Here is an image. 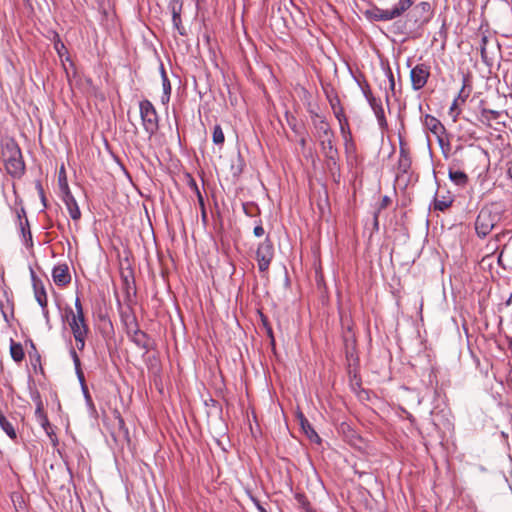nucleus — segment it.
Returning a JSON list of instances; mask_svg holds the SVG:
<instances>
[{"instance_id": "nucleus-1", "label": "nucleus", "mask_w": 512, "mask_h": 512, "mask_svg": "<svg viewBox=\"0 0 512 512\" xmlns=\"http://www.w3.org/2000/svg\"><path fill=\"white\" fill-rule=\"evenodd\" d=\"M311 119L314 127V136L319 142L321 151L327 159L328 165H336L339 153L334 142L335 134L330 124L326 121L325 117L314 112H311Z\"/></svg>"}, {"instance_id": "nucleus-2", "label": "nucleus", "mask_w": 512, "mask_h": 512, "mask_svg": "<svg viewBox=\"0 0 512 512\" xmlns=\"http://www.w3.org/2000/svg\"><path fill=\"white\" fill-rule=\"evenodd\" d=\"M0 157L6 172L13 178L20 179L25 173V162L21 149L14 138H9L2 145Z\"/></svg>"}, {"instance_id": "nucleus-3", "label": "nucleus", "mask_w": 512, "mask_h": 512, "mask_svg": "<svg viewBox=\"0 0 512 512\" xmlns=\"http://www.w3.org/2000/svg\"><path fill=\"white\" fill-rule=\"evenodd\" d=\"M503 210L500 205L491 203L485 205L479 211L476 221L475 230L479 237H486L492 229L502 219Z\"/></svg>"}, {"instance_id": "nucleus-4", "label": "nucleus", "mask_w": 512, "mask_h": 512, "mask_svg": "<svg viewBox=\"0 0 512 512\" xmlns=\"http://www.w3.org/2000/svg\"><path fill=\"white\" fill-rule=\"evenodd\" d=\"M65 314L73 336H77L82 333H89V327L86 323L83 306L78 297L75 300V311L71 308H67L65 310Z\"/></svg>"}, {"instance_id": "nucleus-5", "label": "nucleus", "mask_w": 512, "mask_h": 512, "mask_svg": "<svg viewBox=\"0 0 512 512\" xmlns=\"http://www.w3.org/2000/svg\"><path fill=\"white\" fill-rule=\"evenodd\" d=\"M140 116L145 131L150 135H154L159 128V117L154 105L147 99L139 104Z\"/></svg>"}, {"instance_id": "nucleus-6", "label": "nucleus", "mask_w": 512, "mask_h": 512, "mask_svg": "<svg viewBox=\"0 0 512 512\" xmlns=\"http://www.w3.org/2000/svg\"><path fill=\"white\" fill-rule=\"evenodd\" d=\"M433 14L432 4L428 1H421L410 10L408 18L417 27H423L432 19Z\"/></svg>"}, {"instance_id": "nucleus-7", "label": "nucleus", "mask_w": 512, "mask_h": 512, "mask_svg": "<svg viewBox=\"0 0 512 512\" xmlns=\"http://www.w3.org/2000/svg\"><path fill=\"white\" fill-rule=\"evenodd\" d=\"M409 8H411V0H400L393 9H380L376 7L369 13L375 21H389L401 16Z\"/></svg>"}, {"instance_id": "nucleus-8", "label": "nucleus", "mask_w": 512, "mask_h": 512, "mask_svg": "<svg viewBox=\"0 0 512 512\" xmlns=\"http://www.w3.org/2000/svg\"><path fill=\"white\" fill-rule=\"evenodd\" d=\"M274 258L273 243L269 238H266L259 244L256 251V260L260 272H266Z\"/></svg>"}, {"instance_id": "nucleus-9", "label": "nucleus", "mask_w": 512, "mask_h": 512, "mask_svg": "<svg viewBox=\"0 0 512 512\" xmlns=\"http://www.w3.org/2000/svg\"><path fill=\"white\" fill-rule=\"evenodd\" d=\"M429 77L430 66L426 63L417 64L410 71L412 88L416 91L421 90L427 84Z\"/></svg>"}, {"instance_id": "nucleus-10", "label": "nucleus", "mask_w": 512, "mask_h": 512, "mask_svg": "<svg viewBox=\"0 0 512 512\" xmlns=\"http://www.w3.org/2000/svg\"><path fill=\"white\" fill-rule=\"evenodd\" d=\"M31 280L33 285L34 296L37 303L42 308L43 315L48 318V297L42 280L31 270Z\"/></svg>"}, {"instance_id": "nucleus-11", "label": "nucleus", "mask_w": 512, "mask_h": 512, "mask_svg": "<svg viewBox=\"0 0 512 512\" xmlns=\"http://www.w3.org/2000/svg\"><path fill=\"white\" fill-rule=\"evenodd\" d=\"M168 9L172 15L173 27L178 31L181 36H186L187 31L182 24L181 14L183 11V1L182 0H170L168 4Z\"/></svg>"}, {"instance_id": "nucleus-12", "label": "nucleus", "mask_w": 512, "mask_h": 512, "mask_svg": "<svg viewBox=\"0 0 512 512\" xmlns=\"http://www.w3.org/2000/svg\"><path fill=\"white\" fill-rule=\"evenodd\" d=\"M122 290L124 292V300L127 303H131L136 297L137 289L135 278L132 270L121 272Z\"/></svg>"}, {"instance_id": "nucleus-13", "label": "nucleus", "mask_w": 512, "mask_h": 512, "mask_svg": "<svg viewBox=\"0 0 512 512\" xmlns=\"http://www.w3.org/2000/svg\"><path fill=\"white\" fill-rule=\"evenodd\" d=\"M412 165V159L410 154V149L407 146V143L400 139L399 143V160H398V170L402 174H406L409 172Z\"/></svg>"}, {"instance_id": "nucleus-14", "label": "nucleus", "mask_w": 512, "mask_h": 512, "mask_svg": "<svg viewBox=\"0 0 512 512\" xmlns=\"http://www.w3.org/2000/svg\"><path fill=\"white\" fill-rule=\"evenodd\" d=\"M424 126L438 138L439 144L442 146V136L446 132L444 125L436 117L426 114L424 117Z\"/></svg>"}, {"instance_id": "nucleus-15", "label": "nucleus", "mask_w": 512, "mask_h": 512, "mask_svg": "<svg viewBox=\"0 0 512 512\" xmlns=\"http://www.w3.org/2000/svg\"><path fill=\"white\" fill-rule=\"evenodd\" d=\"M54 283L59 287H65L71 282V275L67 264L56 265L52 270Z\"/></svg>"}, {"instance_id": "nucleus-16", "label": "nucleus", "mask_w": 512, "mask_h": 512, "mask_svg": "<svg viewBox=\"0 0 512 512\" xmlns=\"http://www.w3.org/2000/svg\"><path fill=\"white\" fill-rule=\"evenodd\" d=\"M64 186H65V195L63 197V201L66 204V207L68 209L70 217L74 221H78L81 218V211L79 209V206H78L75 198L71 194L68 184L66 182H65Z\"/></svg>"}, {"instance_id": "nucleus-17", "label": "nucleus", "mask_w": 512, "mask_h": 512, "mask_svg": "<svg viewBox=\"0 0 512 512\" xmlns=\"http://www.w3.org/2000/svg\"><path fill=\"white\" fill-rule=\"evenodd\" d=\"M369 104L374 111V114L377 118L378 124L381 129H387L388 123L385 117L384 108L382 106L381 100L375 98L373 95H370Z\"/></svg>"}, {"instance_id": "nucleus-18", "label": "nucleus", "mask_w": 512, "mask_h": 512, "mask_svg": "<svg viewBox=\"0 0 512 512\" xmlns=\"http://www.w3.org/2000/svg\"><path fill=\"white\" fill-rule=\"evenodd\" d=\"M500 116V111L482 107L480 109L479 121L486 127L492 128V121H497Z\"/></svg>"}, {"instance_id": "nucleus-19", "label": "nucleus", "mask_w": 512, "mask_h": 512, "mask_svg": "<svg viewBox=\"0 0 512 512\" xmlns=\"http://www.w3.org/2000/svg\"><path fill=\"white\" fill-rule=\"evenodd\" d=\"M70 355H71V357L73 359V363H74V366H75V371H76L78 380H79V382H80V384L82 386V389H83L86 397H89L88 390H87V387H86V382H85V376H84L83 370L81 368L80 358H79V356L76 353L74 348H72L70 350Z\"/></svg>"}, {"instance_id": "nucleus-20", "label": "nucleus", "mask_w": 512, "mask_h": 512, "mask_svg": "<svg viewBox=\"0 0 512 512\" xmlns=\"http://www.w3.org/2000/svg\"><path fill=\"white\" fill-rule=\"evenodd\" d=\"M299 421H300L301 428L304 431V433L306 434V436L312 442L319 444L321 442V438L316 433V431L314 430V428L312 427L310 422L303 416V414H300Z\"/></svg>"}, {"instance_id": "nucleus-21", "label": "nucleus", "mask_w": 512, "mask_h": 512, "mask_svg": "<svg viewBox=\"0 0 512 512\" xmlns=\"http://www.w3.org/2000/svg\"><path fill=\"white\" fill-rule=\"evenodd\" d=\"M448 176L449 179L459 187H465L469 182L468 175L463 171L455 170L454 167L449 168Z\"/></svg>"}, {"instance_id": "nucleus-22", "label": "nucleus", "mask_w": 512, "mask_h": 512, "mask_svg": "<svg viewBox=\"0 0 512 512\" xmlns=\"http://www.w3.org/2000/svg\"><path fill=\"white\" fill-rule=\"evenodd\" d=\"M130 332H132V341L138 347L148 350V348H149L148 336L145 332L138 329V326L136 323L134 325V329L128 331V333H130Z\"/></svg>"}, {"instance_id": "nucleus-23", "label": "nucleus", "mask_w": 512, "mask_h": 512, "mask_svg": "<svg viewBox=\"0 0 512 512\" xmlns=\"http://www.w3.org/2000/svg\"><path fill=\"white\" fill-rule=\"evenodd\" d=\"M10 355L12 359L20 363L25 357L24 349L21 343L15 342L13 339L10 340Z\"/></svg>"}, {"instance_id": "nucleus-24", "label": "nucleus", "mask_w": 512, "mask_h": 512, "mask_svg": "<svg viewBox=\"0 0 512 512\" xmlns=\"http://www.w3.org/2000/svg\"><path fill=\"white\" fill-rule=\"evenodd\" d=\"M32 399L36 404L35 416H36L38 422H40V421L46 422L47 414L44 411V405H43V401L41 399L40 394L38 392L35 393L32 396Z\"/></svg>"}, {"instance_id": "nucleus-25", "label": "nucleus", "mask_w": 512, "mask_h": 512, "mask_svg": "<svg viewBox=\"0 0 512 512\" xmlns=\"http://www.w3.org/2000/svg\"><path fill=\"white\" fill-rule=\"evenodd\" d=\"M471 92V87L469 84V77L463 76V84L462 87L458 93V96L455 99H458V103H465L467 98L469 97Z\"/></svg>"}, {"instance_id": "nucleus-26", "label": "nucleus", "mask_w": 512, "mask_h": 512, "mask_svg": "<svg viewBox=\"0 0 512 512\" xmlns=\"http://www.w3.org/2000/svg\"><path fill=\"white\" fill-rule=\"evenodd\" d=\"M259 316H260L261 324H262L263 328L265 329V332L270 340V345L274 349L275 348V337L273 334L272 326L268 320V317L266 315H264L262 312H259Z\"/></svg>"}, {"instance_id": "nucleus-27", "label": "nucleus", "mask_w": 512, "mask_h": 512, "mask_svg": "<svg viewBox=\"0 0 512 512\" xmlns=\"http://www.w3.org/2000/svg\"><path fill=\"white\" fill-rule=\"evenodd\" d=\"M39 423H40L41 427L44 429L47 436L49 437L53 447H56L58 445V438L55 433L54 427L49 422L48 417L46 418V422L40 421Z\"/></svg>"}, {"instance_id": "nucleus-28", "label": "nucleus", "mask_w": 512, "mask_h": 512, "mask_svg": "<svg viewBox=\"0 0 512 512\" xmlns=\"http://www.w3.org/2000/svg\"><path fill=\"white\" fill-rule=\"evenodd\" d=\"M0 427L12 440L17 438V433L14 426L7 420L4 415L0 416Z\"/></svg>"}, {"instance_id": "nucleus-29", "label": "nucleus", "mask_w": 512, "mask_h": 512, "mask_svg": "<svg viewBox=\"0 0 512 512\" xmlns=\"http://www.w3.org/2000/svg\"><path fill=\"white\" fill-rule=\"evenodd\" d=\"M161 75H162V85H163V96H162V102L166 103L170 99L171 95V84L170 81L166 75V72L164 68H161Z\"/></svg>"}, {"instance_id": "nucleus-30", "label": "nucleus", "mask_w": 512, "mask_h": 512, "mask_svg": "<svg viewBox=\"0 0 512 512\" xmlns=\"http://www.w3.org/2000/svg\"><path fill=\"white\" fill-rule=\"evenodd\" d=\"M295 499L299 505L305 512H315L311 503L309 502L307 496L304 493L297 492L295 493Z\"/></svg>"}, {"instance_id": "nucleus-31", "label": "nucleus", "mask_w": 512, "mask_h": 512, "mask_svg": "<svg viewBox=\"0 0 512 512\" xmlns=\"http://www.w3.org/2000/svg\"><path fill=\"white\" fill-rule=\"evenodd\" d=\"M329 103L337 119L341 118L342 116H345L344 109L341 106L340 99L338 97L330 98Z\"/></svg>"}, {"instance_id": "nucleus-32", "label": "nucleus", "mask_w": 512, "mask_h": 512, "mask_svg": "<svg viewBox=\"0 0 512 512\" xmlns=\"http://www.w3.org/2000/svg\"><path fill=\"white\" fill-rule=\"evenodd\" d=\"M56 40L54 41V48L60 58L66 56V60H69L68 50L64 43L59 39V36L56 35Z\"/></svg>"}, {"instance_id": "nucleus-33", "label": "nucleus", "mask_w": 512, "mask_h": 512, "mask_svg": "<svg viewBox=\"0 0 512 512\" xmlns=\"http://www.w3.org/2000/svg\"><path fill=\"white\" fill-rule=\"evenodd\" d=\"M101 333L104 337L110 336L113 333V325L109 318L107 317H101Z\"/></svg>"}, {"instance_id": "nucleus-34", "label": "nucleus", "mask_w": 512, "mask_h": 512, "mask_svg": "<svg viewBox=\"0 0 512 512\" xmlns=\"http://www.w3.org/2000/svg\"><path fill=\"white\" fill-rule=\"evenodd\" d=\"M340 125V131L343 135V137L347 140V138H351V131L348 123V119L346 116H342L341 118L337 119Z\"/></svg>"}, {"instance_id": "nucleus-35", "label": "nucleus", "mask_w": 512, "mask_h": 512, "mask_svg": "<svg viewBox=\"0 0 512 512\" xmlns=\"http://www.w3.org/2000/svg\"><path fill=\"white\" fill-rule=\"evenodd\" d=\"M225 141V136L220 125H215L213 129V142L216 145H222Z\"/></svg>"}, {"instance_id": "nucleus-36", "label": "nucleus", "mask_w": 512, "mask_h": 512, "mask_svg": "<svg viewBox=\"0 0 512 512\" xmlns=\"http://www.w3.org/2000/svg\"><path fill=\"white\" fill-rule=\"evenodd\" d=\"M89 333H82L77 336H73L76 342V347L78 350L82 351L85 348L86 345V338Z\"/></svg>"}, {"instance_id": "nucleus-37", "label": "nucleus", "mask_w": 512, "mask_h": 512, "mask_svg": "<svg viewBox=\"0 0 512 512\" xmlns=\"http://www.w3.org/2000/svg\"><path fill=\"white\" fill-rule=\"evenodd\" d=\"M19 226H20L21 232L23 234V237L26 239V235H28L29 240L31 241L32 240V234H31V231H30V225H29L28 219L26 218L25 222L20 221Z\"/></svg>"}, {"instance_id": "nucleus-38", "label": "nucleus", "mask_w": 512, "mask_h": 512, "mask_svg": "<svg viewBox=\"0 0 512 512\" xmlns=\"http://www.w3.org/2000/svg\"><path fill=\"white\" fill-rule=\"evenodd\" d=\"M288 124L297 136H300L302 133H305L304 128L297 124V121L294 117H292L291 120H288Z\"/></svg>"}, {"instance_id": "nucleus-39", "label": "nucleus", "mask_w": 512, "mask_h": 512, "mask_svg": "<svg viewBox=\"0 0 512 512\" xmlns=\"http://www.w3.org/2000/svg\"><path fill=\"white\" fill-rule=\"evenodd\" d=\"M451 203H452L451 201H448L446 199H442V200L435 199L434 209L439 210V211H444L448 207H450Z\"/></svg>"}, {"instance_id": "nucleus-40", "label": "nucleus", "mask_w": 512, "mask_h": 512, "mask_svg": "<svg viewBox=\"0 0 512 512\" xmlns=\"http://www.w3.org/2000/svg\"><path fill=\"white\" fill-rule=\"evenodd\" d=\"M488 43L487 36H483L481 39V47H480V53L481 58L484 63H488V57H487V51H486V45Z\"/></svg>"}, {"instance_id": "nucleus-41", "label": "nucleus", "mask_w": 512, "mask_h": 512, "mask_svg": "<svg viewBox=\"0 0 512 512\" xmlns=\"http://www.w3.org/2000/svg\"><path fill=\"white\" fill-rule=\"evenodd\" d=\"M458 99H454L450 109H449V114L453 117V121H456L457 120V117L459 116L461 110L458 109Z\"/></svg>"}, {"instance_id": "nucleus-42", "label": "nucleus", "mask_w": 512, "mask_h": 512, "mask_svg": "<svg viewBox=\"0 0 512 512\" xmlns=\"http://www.w3.org/2000/svg\"><path fill=\"white\" fill-rule=\"evenodd\" d=\"M187 176H188V186L193 190V192L195 194L200 192V189H199L195 179L190 174H188Z\"/></svg>"}, {"instance_id": "nucleus-43", "label": "nucleus", "mask_w": 512, "mask_h": 512, "mask_svg": "<svg viewBox=\"0 0 512 512\" xmlns=\"http://www.w3.org/2000/svg\"><path fill=\"white\" fill-rule=\"evenodd\" d=\"M391 204V199L388 196H384L379 204L378 211L386 209Z\"/></svg>"}, {"instance_id": "nucleus-44", "label": "nucleus", "mask_w": 512, "mask_h": 512, "mask_svg": "<svg viewBox=\"0 0 512 512\" xmlns=\"http://www.w3.org/2000/svg\"><path fill=\"white\" fill-rule=\"evenodd\" d=\"M388 77H389V88L394 93L395 91V80L392 71L388 70Z\"/></svg>"}, {"instance_id": "nucleus-45", "label": "nucleus", "mask_w": 512, "mask_h": 512, "mask_svg": "<svg viewBox=\"0 0 512 512\" xmlns=\"http://www.w3.org/2000/svg\"><path fill=\"white\" fill-rule=\"evenodd\" d=\"M254 235L256 237H262L265 233L264 231V228L262 227L261 224L257 225L255 228H254V231H253Z\"/></svg>"}, {"instance_id": "nucleus-46", "label": "nucleus", "mask_w": 512, "mask_h": 512, "mask_svg": "<svg viewBox=\"0 0 512 512\" xmlns=\"http://www.w3.org/2000/svg\"><path fill=\"white\" fill-rule=\"evenodd\" d=\"M62 173H64V168L63 167L61 168V173H60V176H59V184H60V187H61L62 191L65 193V186L64 185H65V182L67 183V181H66V177L65 176H63V178H62V176H61Z\"/></svg>"}, {"instance_id": "nucleus-47", "label": "nucleus", "mask_w": 512, "mask_h": 512, "mask_svg": "<svg viewBox=\"0 0 512 512\" xmlns=\"http://www.w3.org/2000/svg\"><path fill=\"white\" fill-rule=\"evenodd\" d=\"M251 500L253 501V503L255 504V506L257 507V509L260 511V512H268L260 503V501L255 498V497H251Z\"/></svg>"}, {"instance_id": "nucleus-48", "label": "nucleus", "mask_w": 512, "mask_h": 512, "mask_svg": "<svg viewBox=\"0 0 512 512\" xmlns=\"http://www.w3.org/2000/svg\"><path fill=\"white\" fill-rule=\"evenodd\" d=\"M306 135L307 133H302L300 136H299V144L301 146L302 149H304L306 147V144H307V139H306Z\"/></svg>"}, {"instance_id": "nucleus-49", "label": "nucleus", "mask_w": 512, "mask_h": 512, "mask_svg": "<svg viewBox=\"0 0 512 512\" xmlns=\"http://www.w3.org/2000/svg\"><path fill=\"white\" fill-rule=\"evenodd\" d=\"M37 188H38L39 193L41 195L42 202H43L44 206L46 207V199H45V196H44V191H43L41 183L38 182Z\"/></svg>"}, {"instance_id": "nucleus-50", "label": "nucleus", "mask_w": 512, "mask_h": 512, "mask_svg": "<svg viewBox=\"0 0 512 512\" xmlns=\"http://www.w3.org/2000/svg\"><path fill=\"white\" fill-rule=\"evenodd\" d=\"M196 196H197L198 203H199L201 209L205 208L204 198H203L201 192L196 193Z\"/></svg>"}, {"instance_id": "nucleus-51", "label": "nucleus", "mask_w": 512, "mask_h": 512, "mask_svg": "<svg viewBox=\"0 0 512 512\" xmlns=\"http://www.w3.org/2000/svg\"><path fill=\"white\" fill-rule=\"evenodd\" d=\"M17 217L19 219V222L22 221V217H24L25 219L27 218L26 217V212H25L24 208H21L20 210H17Z\"/></svg>"}, {"instance_id": "nucleus-52", "label": "nucleus", "mask_w": 512, "mask_h": 512, "mask_svg": "<svg viewBox=\"0 0 512 512\" xmlns=\"http://www.w3.org/2000/svg\"><path fill=\"white\" fill-rule=\"evenodd\" d=\"M363 92H364V95H365L367 101L369 102L370 95H373L370 90V87L367 85L366 89H364Z\"/></svg>"}, {"instance_id": "nucleus-53", "label": "nucleus", "mask_w": 512, "mask_h": 512, "mask_svg": "<svg viewBox=\"0 0 512 512\" xmlns=\"http://www.w3.org/2000/svg\"><path fill=\"white\" fill-rule=\"evenodd\" d=\"M507 174L512 179V159L507 163Z\"/></svg>"}, {"instance_id": "nucleus-54", "label": "nucleus", "mask_w": 512, "mask_h": 512, "mask_svg": "<svg viewBox=\"0 0 512 512\" xmlns=\"http://www.w3.org/2000/svg\"><path fill=\"white\" fill-rule=\"evenodd\" d=\"M202 210V218L203 220L206 219V211H205V208L201 209Z\"/></svg>"}, {"instance_id": "nucleus-55", "label": "nucleus", "mask_w": 512, "mask_h": 512, "mask_svg": "<svg viewBox=\"0 0 512 512\" xmlns=\"http://www.w3.org/2000/svg\"><path fill=\"white\" fill-rule=\"evenodd\" d=\"M497 124L502 125L503 127H506V123H505V122H499V121H497Z\"/></svg>"}, {"instance_id": "nucleus-56", "label": "nucleus", "mask_w": 512, "mask_h": 512, "mask_svg": "<svg viewBox=\"0 0 512 512\" xmlns=\"http://www.w3.org/2000/svg\"><path fill=\"white\" fill-rule=\"evenodd\" d=\"M377 218H378V215H377V214H375V225H376V226L378 225V220H377Z\"/></svg>"}, {"instance_id": "nucleus-57", "label": "nucleus", "mask_w": 512, "mask_h": 512, "mask_svg": "<svg viewBox=\"0 0 512 512\" xmlns=\"http://www.w3.org/2000/svg\"><path fill=\"white\" fill-rule=\"evenodd\" d=\"M36 356H37V357H36V361H37V362H40V355L37 353V355H36Z\"/></svg>"}, {"instance_id": "nucleus-58", "label": "nucleus", "mask_w": 512, "mask_h": 512, "mask_svg": "<svg viewBox=\"0 0 512 512\" xmlns=\"http://www.w3.org/2000/svg\"><path fill=\"white\" fill-rule=\"evenodd\" d=\"M497 139L502 140V139H503V136L499 134V135L497 136Z\"/></svg>"}, {"instance_id": "nucleus-59", "label": "nucleus", "mask_w": 512, "mask_h": 512, "mask_svg": "<svg viewBox=\"0 0 512 512\" xmlns=\"http://www.w3.org/2000/svg\"><path fill=\"white\" fill-rule=\"evenodd\" d=\"M512 301V296H510L509 300H507V303L510 304Z\"/></svg>"}, {"instance_id": "nucleus-60", "label": "nucleus", "mask_w": 512, "mask_h": 512, "mask_svg": "<svg viewBox=\"0 0 512 512\" xmlns=\"http://www.w3.org/2000/svg\"><path fill=\"white\" fill-rule=\"evenodd\" d=\"M119 422H120V424H124V421L122 418H120Z\"/></svg>"}, {"instance_id": "nucleus-61", "label": "nucleus", "mask_w": 512, "mask_h": 512, "mask_svg": "<svg viewBox=\"0 0 512 512\" xmlns=\"http://www.w3.org/2000/svg\"><path fill=\"white\" fill-rule=\"evenodd\" d=\"M414 1H415V0H411V6L413 5Z\"/></svg>"}, {"instance_id": "nucleus-62", "label": "nucleus", "mask_w": 512, "mask_h": 512, "mask_svg": "<svg viewBox=\"0 0 512 512\" xmlns=\"http://www.w3.org/2000/svg\"><path fill=\"white\" fill-rule=\"evenodd\" d=\"M102 0H99V2H101Z\"/></svg>"}]
</instances>
